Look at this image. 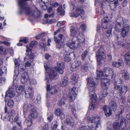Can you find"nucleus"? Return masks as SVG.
I'll use <instances>...</instances> for the list:
<instances>
[{
	"mask_svg": "<svg viewBox=\"0 0 130 130\" xmlns=\"http://www.w3.org/2000/svg\"><path fill=\"white\" fill-rule=\"evenodd\" d=\"M71 111L72 114L74 117L77 119V115L76 113V111L74 108H71Z\"/></svg>",
	"mask_w": 130,
	"mask_h": 130,
	"instance_id": "nucleus-46",
	"label": "nucleus"
},
{
	"mask_svg": "<svg viewBox=\"0 0 130 130\" xmlns=\"http://www.w3.org/2000/svg\"><path fill=\"white\" fill-rule=\"evenodd\" d=\"M94 119H95V118L91 117H89L87 118V121L89 123H93L94 121H93Z\"/></svg>",
	"mask_w": 130,
	"mask_h": 130,
	"instance_id": "nucleus-51",
	"label": "nucleus"
},
{
	"mask_svg": "<svg viewBox=\"0 0 130 130\" xmlns=\"http://www.w3.org/2000/svg\"><path fill=\"white\" fill-rule=\"evenodd\" d=\"M110 82L109 79L106 78H103L102 80L101 84H107V86H109Z\"/></svg>",
	"mask_w": 130,
	"mask_h": 130,
	"instance_id": "nucleus-34",
	"label": "nucleus"
},
{
	"mask_svg": "<svg viewBox=\"0 0 130 130\" xmlns=\"http://www.w3.org/2000/svg\"><path fill=\"white\" fill-rule=\"evenodd\" d=\"M76 13L77 15V17L80 15V14H83L84 13V12L83 10V8L80 6L77 7L76 10Z\"/></svg>",
	"mask_w": 130,
	"mask_h": 130,
	"instance_id": "nucleus-21",
	"label": "nucleus"
},
{
	"mask_svg": "<svg viewBox=\"0 0 130 130\" xmlns=\"http://www.w3.org/2000/svg\"><path fill=\"white\" fill-rule=\"evenodd\" d=\"M5 80L6 79L5 78H2L0 79V85L4 83Z\"/></svg>",
	"mask_w": 130,
	"mask_h": 130,
	"instance_id": "nucleus-60",
	"label": "nucleus"
},
{
	"mask_svg": "<svg viewBox=\"0 0 130 130\" xmlns=\"http://www.w3.org/2000/svg\"><path fill=\"white\" fill-rule=\"evenodd\" d=\"M106 52L103 47H101L96 53V57L98 61L100 62L106 58Z\"/></svg>",
	"mask_w": 130,
	"mask_h": 130,
	"instance_id": "nucleus-5",
	"label": "nucleus"
},
{
	"mask_svg": "<svg viewBox=\"0 0 130 130\" xmlns=\"http://www.w3.org/2000/svg\"><path fill=\"white\" fill-rule=\"evenodd\" d=\"M64 60L66 62L69 61L71 60V58L68 55H66L64 58Z\"/></svg>",
	"mask_w": 130,
	"mask_h": 130,
	"instance_id": "nucleus-52",
	"label": "nucleus"
},
{
	"mask_svg": "<svg viewBox=\"0 0 130 130\" xmlns=\"http://www.w3.org/2000/svg\"><path fill=\"white\" fill-rule=\"evenodd\" d=\"M38 43V42L37 41H33L31 42L29 46H27V47H28L29 48L32 49L34 46L37 45Z\"/></svg>",
	"mask_w": 130,
	"mask_h": 130,
	"instance_id": "nucleus-38",
	"label": "nucleus"
},
{
	"mask_svg": "<svg viewBox=\"0 0 130 130\" xmlns=\"http://www.w3.org/2000/svg\"><path fill=\"white\" fill-rule=\"evenodd\" d=\"M28 78L27 73L25 72L22 74L20 78V80L22 83H24L27 81Z\"/></svg>",
	"mask_w": 130,
	"mask_h": 130,
	"instance_id": "nucleus-14",
	"label": "nucleus"
},
{
	"mask_svg": "<svg viewBox=\"0 0 130 130\" xmlns=\"http://www.w3.org/2000/svg\"><path fill=\"white\" fill-rule=\"evenodd\" d=\"M55 114L56 115L60 117L61 118H63L64 117V115L62 110L59 108L56 109Z\"/></svg>",
	"mask_w": 130,
	"mask_h": 130,
	"instance_id": "nucleus-18",
	"label": "nucleus"
},
{
	"mask_svg": "<svg viewBox=\"0 0 130 130\" xmlns=\"http://www.w3.org/2000/svg\"><path fill=\"white\" fill-rule=\"evenodd\" d=\"M90 67V65L88 62H86L84 65L82 66L80 69L81 71L83 73H85L88 71Z\"/></svg>",
	"mask_w": 130,
	"mask_h": 130,
	"instance_id": "nucleus-13",
	"label": "nucleus"
},
{
	"mask_svg": "<svg viewBox=\"0 0 130 130\" xmlns=\"http://www.w3.org/2000/svg\"><path fill=\"white\" fill-rule=\"evenodd\" d=\"M97 75L98 77L102 76H103V74L102 71H99L97 72Z\"/></svg>",
	"mask_w": 130,
	"mask_h": 130,
	"instance_id": "nucleus-56",
	"label": "nucleus"
},
{
	"mask_svg": "<svg viewBox=\"0 0 130 130\" xmlns=\"http://www.w3.org/2000/svg\"><path fill=\"white\" fill-rule=\"evenodd\" d=\"M125 62L126 64H129L130 63V52L126 54L124 56Z\"/></svg>",
	"mask_w": 130,
	"mask_h": 130,
	"instance_id": "nucleus-20",
	"label": "nucleus"
},
{
	"mask_svg": "<svg viewBox=\"0 0 130 130\" xmlns=\"http://www.w3.org/2000/svg\"><path fill=\"white\" fill-rule=\"evenodd\" d=\"M66 102V99L64 97V96H63L60 101L58 105L60 106H61L62 105H63L65 104Z\"/></svg>",
	"mask_w": 130,
	"mask_h": 130,
	"instance_id": "nucleus-32",
	"label": "nucleus"
},
{
	"mask_svg": "<svg viewBox=\"0 0 130 130\" xmlns=\"http://www.w3.org/2000/svg\"><path fill=\"white\" fill-rule=\"evenodd\" d=\"M122 25L121 23H116L115 26V29L118 32H120L122 30Z\"/></svg>",
	"mask_w": 130,
	"mask_h": 130,
	"instance_id": "nucleus-27",
	"label": "nucleus"
},
{
	"mask_svg": "<svg viewBox=\"0 0 130 130\" xmlns=\"http://www.w3.org/2000/svg\"><path fill=\"white\" fill-rule=\"evenodd\" d=\"M45 35L44 33H41V34H39L36 37V39L38 40L40 39L41 37H43Z\"/></svg>",
	"mask_w": 130,
	"mask_h": 130,
	"instance_id": "nucleus-50",
	"label": "nucleus"
},
{
	"mask_svg": "<svg viewBox=\"0 0 130 130\" xmlns=\"http://www.w3.org/2000/svg\"><path fill=\"white\" fill-rule=\"evenodd\" d=\"M71 82L75 81L76 82L77 81V77L75 74H73L71 78Z\"/></svg>",
	"mask_w": 130,
	"mask_h": 130,
	"instance_id": "nucleus-42",
	"label": "nucleus"
},
{
	"mask_svg": "<svg viewBox=\"0 0 130 130\" xmlns=\"http://www.w3.org/2000/svg\"><path fill=\"white\" fill-rule=\"evenodd\" d=\"M118 4V1L117 0L115 1L113 3H110L109 6L111 9L113 10H115Z\"/></svg>",
	"mask_w": 130,
	"mask_h": 130,
	"instance_id": "nucleus-25",
	"label": "nucleus"
},
{
	"mask_svg": "<svg viewBox=\"0 0 130 130\" xmlns=\"http://www.w3.org/2000/svg\"><path fill=\"white\" fill-rule=\"evenodd\" d=\"M6 67L2 66L1 69H0V75H1L6 72Z\"/></svg>",
	"mask_w": 130,
	"mask_h": 130,
	"instance_id": "nucleus-45",
	"label": "nucleus"
},
{
	"mask_svg": "<svg viewBox=\"0 0 130 130\" xmlns=\"http://www.w3.org/2000/svg\"><path fill=\"white\" fill-rule=\"evenodd\" d=\"M95 107V105L94 102H91L90 104L89 110H93Z\"/></svg>",
	"mask_w": 130,
	"mask_h": 130,
	"instance_id": "nucleus-44",
	"label": "nucleus"
},
{
	"mask_svg": "<svg viewBox=\"0 0 130 130\" xmlns=\"http://www.w3.org/2000/svg\"><path fill=\"white\" fill-rule=\"evenodd\" d=\"M17 80H14L13 82V87L16 90L17 92L20 93L23 90L24 87L21 86H18L17 85Z\"/></svg>",
	"mask_w": 130,
	"mask_h": 130,
	"instance_id": "nucleus-9",
	"label": "nucleus"
},
{
	"mask_svg": "<svg viewBox=\"0 0 130 130\" xmlns=\"http://www.w3.org/2000/svg\"><path fill=\"white\" fill-rule=\"evenodd\" d=\"M26 122L28 126H30L32 123V122L30 119V120H26Z\"/></svg>",
	"mask_w": 130,
	"mask_h": 130,
	"instance_id": "nucleus-59",
	"label": "nucleus"
},
{
	"mask_svg": "<svg viewBox=\"0 0 130 130\" xmlns=\"http://www.w3.org/2000/svg\"><path fill=\"white\" fill-rule=\"evenodd\" d=\"M54 39L56 43H57L56 46L57 48L60 49L62 47L64 48L65 44L63 41H61L60 40L58 39L57 37H54Z\"/></svg>",
	"mask_w": 130,
	"mask_h": 130,
	"instance_id": "nucleus-7",
	"label": "nucleus"
},
{
	"mask_svg": "<svg viewBox=\"0 0 130 130\" xmlns=\"http://www.w3.org/2000/svg\"><path fill=\"white\" fill-rule=\"evenodd\" d=\"M9 116H13L15 115V111L14 110L11 111L9 113Z\"/></svg>",
	"mask_w": 130,
	"mask_h": 130,
	"instance_id": "nucleus-58",
	"label": "nucleus"
},
{
	"mask_svg": "<svg viewBox=\"0 0 130 130\" xmlns=\"http://www.w3.org/2000/svg\"><path fill=\"white\" fill-rule=\"evenodd\" d=\"M124 63L121 59H119L118 62L114 61L113 63V66L116 68H118L120 66L124 65Z\"/></svg>",
	"mask_w": 130,
	"mask_h": 130,
	"instance_id": "nucleus-12",
	"label": "nucleus"
},
{
	"mask_svg": "<svg viewBox=\"0 0 130 130\" xmlns=\"http://www.w3.org/2000/svg\"><path fill=\"white\" fill-rule=\"evenodd\" d=\"M6 49L4 48L3 47H0V54L5 55L6 53Z\"/></svg>",
	"mask_w": 130,
	"mask_h": 130,
	"instance_id": "nucleus-37",
	"label": "nucleus"
},
{
	"mask_svg": "<svg viewBox=\"0 0 130 130\" xmlns=\"http://www.w3.org/2000/svg\"><path fill=\"white\" fill-rule=\"evenodd\" d=\"M108 94V92H107V91H105L103 90L101 91V94L102 95V96L103 97H105Z\"/></svg>",
	"mask_w": 130,
	"mask_h": 130,
	"instance_id": "nucleus-49",
	"label": "nucleus"
},
{
	"mask_svg": "<svg viewBox=\"0 0 130 130\" xmlns=\"http://www.w3.org/2000/svg\"><path fill=\"white\" fill-rule=\"evenodd\" d=\"M30 83L31 84H35L36 83V80L35 79H32L30 80Z\"/></svg>",
	"mask_w": 130,
	"mask_h": 130,
	"instance_id": "nucleus-63",
	"label": "nucleus"
},
{
	"mask_svg": "<svg viewBox=\"0 0 130 130\" xmlns=\"http://www.w3.org/2000/svg\"><path fill=\"white\" fill-rule=\"evenodd\" d=\"M57 11L61 15H63L64 14L65 12L63 9L62 5L60 6L57 9Z\"/></svg>",
	"mask_w": 130,
	"mask_h": 130,
	"instance_id": "nucleus-31",
	"label": "nucleus"
},
{
	"mask_svg": "<svg viewBox=\"0 0 130 130\" xmlns=\"http://www.w3.org/2000/svg\"><path fill=\"white\" fill-rule=\"evenodd\" d=\"M26 47L27 48L26 51V56L24 58V60L25 61H27L30 58L29 52V53H31L30 52L31 51V48H29L27 46Z\"/></svg>",
	"mask_w": 130,
	"mask_h": 130,
	"instance_id": "nucleus-23",
	"label": "nucleus"
},
{
	"mask_svg": "<svg viewBox=\"0 0 130 130\" xmlns=\"http://www.w3.org/2000/svg\"><path fill=\"white\" fill-rule=\"evenodd\" d=\"M104 72L107 76L110 75L112 77L113 76L114 73L113 69L110 67H105L104 69Z\"/></svg>",
	"mask_w": 130,
	"mask_h": 130,
	"instance_id": "nucleus-8",
	"label": "nucleus"
},
{
	"mask_svg": "<svg viewBox=\"0 0 130 130\" xmlns=\"http://www.w3.org/2000/svg\"><path fill=\"white\" fill-rule=\"evenodd\" d=\"M55 122H54L52 124V128L53 130L56 129L57 126L56 123H55Z\"/></svg>",
	"mask_w": 130,
	"mask_h": 130,
	"instance_id": "nucleus-54",
	"label": "nucleus"
},
{
	"mask_svg": "<svg viewBox=\"0 0 130 130\" xmlns=\"http://www.w3.org/2000/svg\"><path fill=\"white\" fill-rule=\"evenodd\" d=\"M56 87H57L56 86H53V88L51 89L50 92H48L46 94L47 97L50 95L55 94L57 93L58 91L57 89L56 88Z\"/></svg>",
	"mask_w": 130,
	"mask_h": 130,
	"instance_id": "nucleus-15",
	"label": "nucleus"
},
{
	"mask_svg": "<svg viewBox=\"0 0 130 130\" xmlns=\"http://www.w3.org/2000/svg\"><path fill=\"white\" fill-rule=\"evenodd\" d=\"M13 101L12 100L10 99L8 100V105L9 107H12L13 105Z\"/></svg>",
	"mask_w": 130,
	"mask_h": 130,
	"instance_id": "nucleus-48",
	"label": "nucleus"
},
{
	"mask_svg": "<svg viewBox=\"0 0 130 130\" xmlns=\"http://www.w3.org/2000/svg\"><path fill=\"white\" fill-rule=\"evenodd\" d=\"M115 80L114 84V88L116 90H118L120 88V84L122 83V80L121 78L117 80L116 79Z\"/></svg>",
	"mask_w": 130,
	"mask_h": 130,
	"instance_id": "nucleus-16",
	"label": "nucleus"
},
{
	"mask_svg": "<svg viewBox=\"0 0 130 130\" xmlns=\"http://www.w3.org/2000/svg\"><path fill=\"white\" fill-rule=\"evenodd\" d=\"M76 92L71 90L69 91L68 95L71 99H75L76 96Z\"/></svg>",
	"mask_w": 130,
	"mask_h": 130,
	"instance_id": "nucleus-33",
	"label": "nucleus"
},
{
	"mask_svg": "<svg viewBox=\"0 0 130 130\" xmlns=\"http://www.w3.org/2000/svg\"><path fill=\"white\" fill-rule=\"evenodd\" d=\"M33 89L31 87L28 88V91L25 92V97L26 98H32L33 96Z\"/></svg>",
	"mask_w": 130,
	"mask_h": 130,
	"instance_id": "nucleus-11",
	"label": "nucleus"
},
{
	"mask_svg": "<svg viewBox=\"0 0 130 130\" xmlns=\"http://www.w3.org/2000/svg\"><path fill=\"white\" fill-rule=\"evenodd\" d=\"M15 95L14 91L12 88H9L8 91L6 92V94L5 97V101L6 102L8 99L7 97L9 96L10 98H12Z\"/></svg>",
	"mask_w": 130,
	"mask_h": 130,
	"instance_id": "nucleus-6",
	"label": "nucleus"
},
{
	"mask_svg": "<svg viewBox=\"0 0 130 130\" xmlns=\"http://www.w3.org/2000/svg\"><path fill=\"white\" fill-rule=\"evenodd\" d=\"M79 29H75L74 27L71 26L70 29L71 35L72 36L75 35L76 34L77 31L79 30Z\"/></svg>",
	"mask_w": 130,
	"mask_h": 130,
	"instance_id": "nucleus-28",
	"label": "nucleus"
},
{
	"mask_svg": "<svg viewBox=\"0 0 130 130\" xmlns=\"http://www.w3.org/2000/svg\"><path fill=\"white\" fill-rule=\"evenodd\" d=\"M82 64L81 62L78 61H76L72 64L71 67L73 68H77Z\"/></svg>",
	"mask_w": 130,
	"mask_h": 130,
	"instance_id": "nucleus-26",
	"label": "nucleus"
},
{
	"mask_svg": "<svg viewBox=\"0 0 130 130\" xmlns=\"http://www.w3.org/2000/svg\"><path fill=\"white\" fill-rule=\"evenodd\" d=\"M107 105H105L103 106V110L105 112V115L107 117H108L112 114V110L115 111L117 109V105L116 103L114 101H111L109 103V112L108 114L106 111V109L107 108Z\"/></svg>",
	"mask_w": 130,
	"mask_h": 130,
	"instance_id": "nucleus-3",
	"label": "nucleus"
},
{
	"mask_svg": "<svg viewBox=\"0 0 130 130\" xmlns=\"http://www.w3.org/2000/svg\"><path fill=\"white\" fill-rule=\"evenodd\" d=\"M75 43L74 42H67L66 43L67 45L71 49H73L76 47L75 45Z\"/></svg>",
	"mask_w": 130,
	"mask_h": 130,
	"instance_id": "nucleus-30",
	"label": "nucleus"
},
{
	"mask_svg": "<svg viewBox=\"0 0 130 130\" xmlns=\"http://www.w3.org/2000/svg\"><path fill=\"white\" fill-rule=\"evenodd\" d=\"M95 119H94V121L93 123H96V127L98 128L99 127V125L100 126V119L99 117H94Z\"/></svg>",
	"mask_w": 130,
	"mask_h": 130,
	"instance_id": "nucleus-35",
	"label": "nucleus"
},
{
	"mask_svg": "<svg viewBox=\"0 0 130 130\" xmlns=\"http://www.w3.org/2000/svg\"><path fill=\"white\" fill-rule=\"evenodd\" d=\"M87 80L88 83L89 85L88 89L90 99L92 100H95L96 99V96L94 91L95 89L96 84L92 78H89Z\"/></svg>",
	"mask_w": 130,
	"mask_h": 130,
	"instance_id": "nucleus-2",
	"label": "nucleus"
},
{
	"mask_svg": "<svg viewBox=\"0 0 130 130\" xmlns=\"http://www.w3.org/2000/svg\"><path fill=\"white\" fill-rule=\"evenodd\" d=\"M107 84H101V87L103 90L107 91V90L109 86H107Z\"/></svg>",
	"mask_w": 130,
	"mask_h": 130,
	"instance_id": "nucleus-43",
	"label": "nucleus"
},
{
	"mask_svg": "<svg viewBox=\"0 0 130 130\" xmlns=\"http://www.w3.org/2000/svg\"><path fill=\"white\" fill-rule=\"evenodd\" d=\"M54 15V13H53L51 15L48 14H45V15L44 17L45 18H47L48 17H53Z\"/></svg>",
	"mask_w": 130,
	"mask_h": 130,
	"instance_id": "nucleus-62",
	"label": "nucleus"
},
{
	"mask_svg": "<svg viewBox=\"0 0 130 130\" xmlns=\"http://www.w3.org/2000/svg\"><path fill=\"white\" fill-rule=\"evenodd\" d=\"M124 110V108H123L122 109H118V114L116 115V117H119V116L122 114L123 113V111Z\"/></svg>",
	"mask_w": 130,
	"mask_h": 130,
	"instance_id": "nucleus-53",
	"label": "nucleus"
},
{
	"mask_svg": "<svg viewBox=\"0 0 130 130\" xmlns=\"http://www.w3.org/2000/svg\"><path fill=\"white\" fill-rule=\"evenodd\" d=\"M70 15L71 17H78L76 13H75L73 12H72L70 13Z\"/></svg>",
	"mask_w": 130,
	"mask_h": 130,
	"instance_id": "nucleus-61",
	"label": "nucleus"
},
{
	"mask_svg": "<svg viewBox=\"0 0 130 130\" xmlns=\"http://www.w3.org/2000/svg\"><path fill=\"white\" fill-rule=\"evenodd\" d=\"M118 89L119 92L122 94L126 93L128 89L127 86L124 85L121 86V88H120H120Z\"/></svg>",
	"mask_w": 130,
	"mask_h": 130,
	"instance_id": "nucleus-22",
	"label": "nucleus"
},
{
	"mask_svg": "<svg viewBox=\"0 0 130 130\" xmlns=\"http://www.w3.org/2000/svg\"><path fill=\"white\" fill-rule=\"evenodd\" d=\"M38 116V113L35 108L33 109L30 114L29 116V117L34 118H36Z\"/></svg>",
	"mask_w": 130,
	"mask_h": 130,
	"instance_id": "nucleus-19",
	"label": "nucleus"
},
{
	"mask_svg": "<svg viewBox=\"0 0 130 130\" xmlns=\"http://www.w3.org/2000/svg\"><path fill=\"white\" fill-rule=\"evenodd\" d=\"M24 66L23 63H22L19 64L18 67L19 70L21 72L23 71L24 70Z\"/></svg>",
	"mask_w": 130,
	"mask_h": 130,
	"instance_id": "nucleus-41",
	"label": "nucleus"
},
{
	"mask_svg": "<svg viewBox=\"0 0 130 130\" xmlns=\"http://www.w3.org/2000/svg\"><path fill=\"white\" fill-rule=\"evenodd\" d=\"M102 22H103L102 24V28L105 29H106L108 25V21L105 19H104L102 20Z\"/></svg>",
	"mask_w": 130,
	"mask_h": 130,
	"instance_id": "nucleus-29",
	"label": "nucleus"
},
{
	"mask_svg": "<svg viewBox=\"0 0 130 130\" xmlns=\"http://www.w3.org/2000/svg\"><path fill=\"white\" fill-rule=\"evenodd\" d=\"M64 123L65 126H62V130L72 129L74 125L73 120L70 116L66 117L64 121Z\"/></svg>",
	"mask_w": 130,
	"mask_h": 130,
	"instance_id": "nucleus-4",
	"label": "nucleus"
},
{
	"mask_svg": "<svg viewBox=\"0 0 130 130\" xmlns=\"http://www.w3.org/2000/svg\"><path fill=\"white\" fill-rule=\"evenodd\" d=\"M123 119H122V120L121 121V123H120V125L119 126L118 125V124L117 122H116L115 123L113 124V128L114 129H116L118 128H119V127H120L123 124Z\"/></svg>",
	"mask_w": 130,
	"mask_h": 130,
	"instance_id": "nucleus-36",
	"label": "nucleus"
},
{
	"mask_svg": "<svg viewBox=\"0 0 130 130\" xmlns=\"http://www.w3.org/2000/svg\"><path fill=\"white\" fill-rule=\"evenodd\" d=\"M89 52L87 50H85L84 53L82 55V59L84 60L86 57V56L89 54Z\"/></svg>",
	"mask_w": 130,
	"mask_h": 130,
	"instance_id": "nucleus-39",
	"label": "nucleus"
},
{
	"mask_svg": "<svg viewBox=\"0 0 130 130\" xmlns=\"http://www.w3.org/2000/svg\"><path fill=\"white\" fill-rule=\"evenodd\" d=\"M78 130H90L87 128L86 126H82L79 127Z\"/></svg>",
	"mask_w": 130,
	"mask_h": 130,
	"instance_id": "nucleus-55",
	"label": "nucleus"
},
{
	"mask_svg": "<svg viewBox=\"0 0 130 130\" xmlns=\"http://www.w3.org/2000/svg\"><path fill=\"white\" fill-rule=\"evenodd\" d=\"M42 130H48V126L47 124H46L42 127Z\"/></svg>",
	"mask_w": 130,
	"mask_h": 130,
	"instance_id": "nucleus-57",
	"label": "nucleus"
},
{
	"mask_svg": "<svg viewBox=\"0 0 130 130\" xmlns=\"http://www.w3.org/2000/svg\"><path fill=\"white\" fill-rule=\"evenodd\" d=\"M57 67L55 68H52L51 69H48V67L44 65L45 70L47 72L49 73L50 80L52 81L54 79L55 77L57 75V71L60 74L63 73V69H64V66L63 62L60 63H57Z\"/></svg>",
	"mask_w": 130,
	"mask_h": 130,
	"instance_id": "nucleus-1",
	"label": "nucleus"
},
{
	"mask_svg": "<svg viewBox=\"0 0 130 130\" xmlns=\"http://www.w3.org/2000/svg\"><path fill=\"white\" fill-rule=\"evenodd\" d=\"M68 79L66 77H64L61 80L60 82V85L61 86L64 87L66 86L68 83Z\"/></svg>",
	"mask_w": 130,
	"mask_h": 130,
	"instance_id": "nucleus-24",
	"label": "nucleus"
},
{
	"mask_svg": "<svg viewBox=\"0 0 130 130\" xmlns=\"http://www.w3.org/2000/svg\"><path fill=\"white\" fill-rule=\"evenodd\" d=\"M31 104L27 101L26 102L23 107V112L25 113L28 110L31 108Z\"/></svg>",
	"mask_w": 130,
	"mask_h": 130,
	"instance_id": "nucleus-17",
	"label": "nucleus"
},
{
	"mask_svg": "<svg viewBox=\"0 0 130 130\" xmlns=\"http://www.w3.org/2000/svg\"><path fill=\"white\" fill-rule=\"evenodd\" d=\"M129 27L128 25H125L122 29L121 33V36L124 38L128 34L129 29Z\"/></svg>",
	"mask_w": 130,
	"mask_h": 130,
	"instance_id": "nucleus-10",
	"label": "nucleus"
},
{
	"mask_svg": "<svg viewBox=\"0 0 130 130\" xmlns=\"http://www.w3.org/2000/svg\"><path fill=\"white\" fill-rule=\"evenodd\" d=\"M127 4V0H124L122 4L123 6L124 7H125L126 6Z\"/></svg>",
	"mask_w": 130,
	"mask_h": 130,
	"instance_id": "nucleus-64",
	"label": "nucleus"
},
{
	"mask_svg": "<svg viewBox=\"0 0 130 130\" xmlns=\"http://www.w3.org/2000/svg\"><path fill=\"white\" fill-rule=\"evenodd\" d=\"M19 117L17 116H16L14 120L16 122L17 124H18V125L20 127H21V121H20L19 120Z\"/></svg>",
	"mask_w": 130,
	"mask_h": 130,
	"instance_id": "nucleus-40",
	"label": "nucleus"
},
{
	"mask_svg": "<svg viewBox=\"0 0 130 130\" xmlns=\"http://www.w3.org/2000/svg\"><path fill=\"white\" fill-rule=\"evenodd\" d=\"M123 77L124 78L125 80H128L129 79V77L128 73L126 72L125 74L122 75Z\"/></svg>",
	"mask_w": 130,
	"mask_h": 130,
	"instance_id": "nucleus-47",
	"label": "nucleus"
}]
</instances>
